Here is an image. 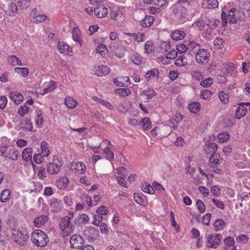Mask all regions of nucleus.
Wrapping results in <instances>:
<instances>
[{"label":"nucleus","instance_id":"nucleus-1","mask_svg":"<svg viewBox=\"0 0 250 250\" xmlns=\"http://www.w3.org/2000/svg\"><path fill=\"white\" fill-rule=\"evenodd\" d=\"M31 239L35 245L41 247L45 246L49 240L47 235L40 229L35 230L32 232Z\"/></svg>","mask_w":250,"mask_h":250},{"label":"nucleus","instance_id":"nucleus-2","mask_svg":"<svg viewBox=\"0 0 250 250\" xmlns=\"http://www.w3.org/2000/svg\"><path fill=\"white\" fill-rule=\"evenodd\" d=\"M12 236L14 241L20 246H24L26 244L27 235L21 230L14 229L12 232Z\"/></svg>","mask_w":250,"mask_h":250},{"label":"nucleus","instance_id":"nucleus-3","mask_svg":"<svg viewBox=\"0 0 250 250\" xmlns=\"http://www.w3.org/2000/svg\"><path fill=\"white\" fill-rule=\"evenodd\" d=\"M222 236L220 234H211L208 236L206 242V245L208 248L215 249L220 243Z\"/></svg>","mask_w":250,"mask_h":250},{"label":"nucleus","instance_id":"nucleus-4","mask_svg":"<svg viewBox=\"0 0 250 250\" xmlns=\"http://www.w3.org/2000/svg\"><path fill=\"white\" fill-rule=\"evenodd\" d=\"M195 54V59L198 63L201 64L208 63L209 60V54L206 49H199Z\"/></svg>","mask_w":250,"mask_h":250},{"label":"nucleus","instance_id":"nucleus-5","mask_svg":"<svg viewBox=\"0 0 250 250\" xmlns=\"http://www.w3.org/2000/svg\"><path fill=\"white\" fill-rule=\"evenodd\" d=\"M70 243L73 248L81 249L84 244V240L80 235L74 234L71 237Z\"/></svg>","mask_w":250,"mask_h":250},{"label":"nucleus","instance_id":"nucleus-6","mask_svg":"<svg viewBox=\"0 0 250 250\" xmlns=\"http://www.w3.org/2000/svg\"><path fill=\"white\" fill-rule=\"evenodd\" d=\"M71 168L79 174L83 173L86 170V166L84 164L80 162H73L71 164Z\"/></svg>","mask_w":250,"mask_h":250},{"label":"nucleus","instance_id":"nucleus-7","mask_svg":"<svg viewBox=\"0 0 250 250\" xmlns=\"http://www.w3.org/2000/svg\"><path fill=\"white\" fill-rule=\"evenodd\" d=\"M125 47L121 44L116 43L113 45V51L116 56L119 58H123L125 55Z\"/></svg>","mask_w":250,"mask_h":250},{"label":"nucleus","instance_id":"nucleus-8","mask_svg":"<svg viewBox=\"0 0 250 250\" xmlns=\"http://www.w3.org/2000/svg\"><path fill=\"white\" fill-rule=\"evenodd\" d=\"M185 43L187 45L188 49V53H187L188 55L192 56L193 55L195 54V52L192 51L195 49L196 48H198L199 49L200 48L201 45L200 44L196 43L193 41H186L185 42Z\"/></svg>","mask_w":250,"mask_h":250},{"label":"nucleus","instance_id":"nucleus-9","mask_svg":"<svg viewBox=\"0 0 250 250\" xmlns=\"http://www.w3.org/2000/svg\"><path fill=\"white\" fill-rule=\"evenodd\" d=\"M94 12L99 18L105 17L108 13V9L104 5L97 6L94 10Z\"/></svg>","mask_w":250,"mask_h":250},{"label":"nucleus","instance_id":"nucleus-10","mask_svg":"<svg viewBox=\"0 0 250 250\" xmlns=\"http://www.w3.org/2000/svg\"><path fill=\"white\" fill-rule=\"evenodd\" d=\"M69 184V180L66 177H61L56 181L57 187L60 189H65Z\"/></svg>","mask_w":250,"mask_h":250},{"label":"nucleus","instance_id":"nucleus-11","mask_svg":"<svg viewBox=\"0 0 250 250\" xmlns=\"http://www.w3.org/2000/svg\"><path fill=\"white\" fill-rule=\"evenodd\" d=\"M49 206L53 211H58L62 209V202L57 198H53L50 200Z\"/></svg>","mask_w":250,"mask_h":250},{"label":"nucleus","instance_id":"nucleus-12","mask_svg":"<svg viewBox=\"0 0 250 250\" xmlns=\"http://www.w3.org/2000/svg\"><path fill=\"white\" fill-rule=\"evenodd\" d=\"M95 74L98 76H103L108 75L110 73V69L107 66L100 65L95 67Z\"/></svg>","mask_w":250,"mask_h":250},{"label":"nucleus","instance_id":"nucleus-13","mask_svg":"<svg viewBox=\"0 0 250 250\" xmlns=\"http://www.w3.org/2000/svg\"><path fill=\"white\" fill-rule=\"evenodd\" d=\"M61 170L60 165L53 163H49L47 166V171L50 174H57Z\"/></svg>","mask_w":250,"mask_h":250},{"label":"nucleus","instance_id":"nucleus-14","mask_svg":"<svg viewBox=\"0 0 250 250\" xmlns=\"http://www.w3.org/2000/svg\"><path fill=\"white\" fill-rule=\"evenodd\" d=\"M48 220V217L47 215H41L34 220V225L36 227L39 228L41 226L44 225Z\"/></svg>","mask_w":250,"mask_h":250},{"label":"nucleus","instance_id":"nucleus-15","mask_svg":"<svg viewBox=\"0 0 250 250\" xmlns=\"http://www.w3.org/2000/svg\"><path fill=\"white\" fill-rule=\"evenodd\" d=\"M10 97L16 104H19L23 99L22 95L17 91L11 93Z\"/></svg>","mask_w":250,"mask_h":250},{"label":"nucleus","instance_id":"nucleus-16","mask_svg":"<svg viewBox=\"0 0 250 250\" xmlns=\"http://www.w3.org/2000/svg\"><path fill=\"white\" fill-rule=\"evenodd\" d=\"M247 111V109L244 106L239 105L235 112V118L240 119L246 115Z\"/></svg>","mask_w":250,"mask_h":250},{"label":"nucleus","instance_id":"nucleus-17","mask_svg":"<svg viewBox=\"0 0 250 250\" xmlns=\"http://www.w3.org/2000/svg\"><path fill=\"white\" fill-rule=\"evenodd\" d=\"M70 224V218L68 216L62 218L59 223V227L62 231L68 228Z\"/></svg>","mask_w":250,"mask_h":250},{"label":"nucleus","instance_id":"nucleus-18","mask_svg":"<svg viewBox=\"0 0 250 250\" xmlns=\"http://www.w3.org/2000/svg\"><path fill=\"white\" fill-rule=\"evenodd\" d=\"M57 47L61 53L68 54V53L70 52V46L64 42H59Z\"/></svg>","mask_w":250,"mask_h":250},{"label":"nucleus","instance_id":"nucleus-19","mask_svg":"<svg viewBox=\"0 0 250 250\" xmlns=\"http://www.w3.org/2000/svg\"><path fill=\"white\" fill-rule=\"evenodd\" d=\"M172 39L175 41L181 40L185 37V33L183 31L177 29L173 31L171 34Z\"/></svg>","mask_w":250,"mask_h":250},{"label":"nucleus","instance_id":"nucleus-20","mask_svg":"<svg viewBox=\"0 0 250 250\" xmlns=\"http://www.w3.org/2000/svg\"><path fill=\"white\" fill-rule=\"evenodd\" d=\"M134 199L138 204L146 206L147 204V201L146 197L144 195H140L138 193L134 194Z\"/></svg>","mask_w":250,"mask_h":250},{"label":"nucleus","instance_id":"nucleus-21","mask_svg":"<svg viewBox=\"0 0 250 250\" xmlns=\"http://www.w3.org/2000/svg\"><path fill=\"white\" fill-rule=\"evenodd\" d=\"M154 21V18L153 16L148 15L146 16V17L142 21L141 25L144 27H148L152 25Z\"/></svg>","mask_w":250,"mask_h":250},{"label":"nucleus","instance_id":"nucleus-22","mask_svg":"<svg viewBox=\"0 0 250 250\" xmlns=\"http://www.w3.org/2000/svg\"><path fill=\"white\" fill-rule=\"evenodd\" d=\"M4 156L8 157L13 160H17L20 156V154L16 148H13L9 150L7 155H4Z\"/></svg>","mask_w":250,"mask_h":250},{"label":"nucleus","instance_id":"nucleus-23","mask_svg":"<svg viewBox=\"0 0 250 250\" xmlns=\"http://www.w3.org/2000/svg\"><path fill=\"white\" fill-rule=\"evenodd\" d=\"M32 156V149L31 147H26L22 152V157L24 161L27 162L30 160Z\"/></svg>","mask_w":250,"mask_h":250},{"label":"nucleus","instance_id":"nucleus-24","mask_svg":"<svg viewBox=\"0 0 250 250\" xmlns=\"http://www.w3.org/2000/svg\"><path fill=\"white\" fill-rule=\"evenodd\" d=\"M20 126L26 131H31L32 125L30 119L26 118L20 123Z\"/></svg>","mask_w":250,"mask_h":250},{"label":"nucleus","instance_id":"nucleus-25","mask_svg":"<svg viewBox=\"0 0 250 250\" xmlns=\"http://www.w3.org/2000/svg\"><path fill=\"white\" fill-rule=\"evenodd\" d=\"M11 194V192L9 189L7 188L3 190L0 197V201L3 203L7 202L10 199Z\"/></svg>","mask_w":250,"mask_h":250},{"label":"nucleus","instance_id":"nucleus-26","mask_svg":"<svg viewBox=\"0 0 250 250\" xmlns=\"http://www.w3.org/2000/svg\"><path fill=\"white\" fill-rule=\"evenodd\" d=\"M215 231H217L224 229L226 223L221 219H217L213 224Z\"/></svg>","mask_w":250,"mask_h":250},{"label":"nucleus","instance_id":"nucleus-27","mask_svg":"<svg viewBox=\"0 0 250 250\" xmlns=\"http://www.w3.org/2000/svg\"><path fill=\"white\" fill-rule=\"evenodd\" d=\"M86 235H89L91 238L95 239L99 236V230L93 227H89L87 230L85 231Z\"/></svg>","mask_w":250,"mask_h":250},{"label":"nucleus","instance_id":"nucleus-28","mask_svg":"<svg viewBox=\"0 0 250 250\" xmlns=\"http://www.w3.org/2000/svg\"><path fill=\"white\" fill-rule=\"evenodd\" d=\"M188 63L187 58L185 55H180L176 59L175 64L178 66H185Z\"/></svg>","mask_w":250,"mask_h":250},{"label":"nucleus","instance_id":"nucleus-29","mask_svg":"<svg viewBox=\"0 0 250 250\" xmlns=\"http://www.w3.org/2000/svg\"><path fill=\"white\" fill-rule=\"evenodd\" d=\"M159 72L157 69H153L147 71L145 76L147 81L154 78L155 77H158Z\"/></svg>","mask_w":250,"mask_h":250},{"label":"nucleus","instance_id":"nucleus-30","mask_svg":"<svg viewBox=\"0 0 250 250\" xmlns=\"http://www.w3.org/2000/svg\"><path fill=\"white\" fill-rule=\"evenodd\" d=\"M64 103L69 108H74L77 104L76 101L70 97H66L65 99Z\"/></svg>","mask_w":250,"mask_h":250},{"label":"nucleus","instance_id":"nucleus-31","mask_svg":"<svg viewBox=\"0 0 250 250\" xmlns=\"http://www.w3.org/2000/svg\"><path fill=\"white\" fill-rule=\"evenodd\" d=\"M188 108L191 113H197L200 109V104L197 102H193L188 104Z\"/></svg>","mask_w":250,"mask_h":250},{"label":"nucleus","instance_id":"nucleus-32","mask_svg":"<svg viewBox=\"0 0 250 250\" xmlns=\"http://www.w3.org/2000/svg\"><path fill=\"white\" fill-rule=\"evenodd\" d=\"M8 62L13 66L22 65L21 60L15 55L9 57L8 59Z\"/></svg>","mask_w":250,"mask_h":250},{"label":"nucleus","instance_id":"nucleus-33","mask_svg":"<svg viewBox=\"0 0 250 250\" xmlns=\"http://www.w3.org/2000/svg\"><path fill=\"white\" fill-rule=\"evenodd\" d=\"M236 11L235 8L231 9L228 12V21L229 23L233 24L237 22V19L234 15V12Z\"/></svg>","mask_w":250,"mask_h":250},{"label":"nucleus","instance_id":"nucleus-34","mask_svg":"<svg viewBox=\"0 0 250 250\" xmlns=\"http://www.w3.org/2000/svg\"><path fill=\"white\" fill-rule=\"evenodd\" d=\"M142 190L150 194H153L154 193L153 188L147 182H144L142 184Z\"/></svg>","mask_w":250,"mask_h":250},{"label":"nucleus","instance_id":"nucleus-35","mask_svg":"<svg viewBox=\"0 0 250 250\" xmlns=\"http://www.w3.org/2000/svg\"><path fill=\"white\" fill-rule=\"evenodd\" d=\"M140 124H142L143 128L145 130H147L151 127V123L150 119L147 117H145L142 119L140 122Z\"/></svg>","mask_w":250,"mask_h":250},{"label":"nucleus","instance_id":"nucleus-36","mask_svg":"<svg viewBox=\"0 0 250 250\" xmlns=\"http://www.w3.org/2000/svg\"><path fill=\"white\" fill-rule=\"evenodd\" d=\"M181 120V118H179L177 116L173 117L170 119V122L169 123V127L173 129L176 128L177 126L178 125V124Z\"/></svg>","mask_w":250,"mask_h":250},{"label":"nucleus","instance_id":"nucleus-37","mask_svg":"<svg viewBox=\"0 0 250 250\" xmlns=\"http://www.w3.org/2000/svg\"><path fill=\"white\" fill-rule=\"evenodd\" d=\"M220 155L219 154L216 153V152H213L209 158V162L212 165H217L219 164V158Z\"/></svg>","mask_w":250,"mask_h":250},{"label":"nucleus","instance_id":"nucleus-38","mask_svg":"<svg viewBox=\"0 0 250 250\" xmlns=\"http://www.w3.org/2000/svg\"><path fill=\"white\" fill-rule=\"evenodd\" d=\"M18 11V6L15 3H12L9 5L8 13L10 16H15Z\"/></svg>","mask_w":250,"mask_h":250},{"label":"nucleus","instance_id":"nucleus-39","mask_svg":"<svg viewBox=\"0 0 250 250\" xmlns=\"http://www.w3.org/2000/svg\"><path fill=\"white\" fill-rule=\"evenodd\" d=\"M15 71L18 74H21L22 76L26 77L29 73L28 69L26 67H17Z\"/></svg>","mask_w":250,"mask_h":250},{"label":"nucleus","instance_id":"nucleus-40","mask_svg":"<svg viewBox=\"0 0 250 250\" xmlns=\"http://www.w3.org/2000/svg\"><path fill=\"white\" fill-rule=\"evenodd\" d=\"M96 52L100 53L102 56L105 57L107 52L106 46L104 44H100L96 49Z\"/></svg>","mask_w":250,"mask_h":250},{"label":"nucleus","instance_id":"nucleus-41","mask_svg":"<svg viewBox=\"0 0 250 250\" xmlns=\"http://www.w3.org/2000/svg\"><path fill=\"white\" fill-rule=\"evenodd\" d=\"M47 144L44 142L42 141L41 143V149L42 152L43 153V157H47L50 153V150H48L47 147Z\"/></svg>","mask_w":250,"mask_h":250},{"label":"nucleus","instance_id":"nucleus-42","mask_svg":"<svg viewBox=\"0 0 250 250\" xmlns=\"http://www.w3.org/2000/svg\"><path fill=\"white\" fill-rule=\"evenodd\" d=\"M116 92L122 96H126L131 93V90L128 88H118L116 90Z\"/></svg>","mask_w":250,"mask_h":250},{"label":"nucleus","instance_id":"nucleus-43","mask_svg":"<svg viewBox=\"0 0 250 250\" xmlns=\"http://www.w3.org/2000/svg\"><path fill=\"white\" fill-rule=\"evenodd\" d=\"M220 21L218 19H212V20H208V23L206 24L209 28L214 29L217 27L218 23Z\"/></svg>","mask_w":250,"mask_h":250},{"label":"nucleus","instance_id":"nucleus-44","mask_svg":"<svg viewBox=\"0 0 250 250\" xmlns=\"http://www.w3.org/2000/svg\"><path fill=\"white\" fill-rule=\"evenodd\" d=\"M29 111V107L25 104L23 106H21L19 110H18V113L20 115H21V117H23L24 115L26 114H27Z\"/></svg>","mask_w":250,"mask_h":250},{"label":"nucleus","instance_id":"nucleus-45","mask_svg":"<svg viewBox=\"0 0 250 250\" xmlns=\"http://www.w3.org/2000/svg\"><path fill=\"white\" fill-rule=\"evenodd\" d=\"M219 97L220 101L224 104H227L229 102V95L222 91L219 93Z\"/></svg>","mask_w":250,"mask_h":250},{"label":"nucleus","instance_id":"nucleus-46","mask_svg":"<svg viewBox=\"0 0 250 250\" xmlns=\"http://www.w3.org/2000/svg\"><path fill=\"white\" fill-rule=\"evenodd\" d=\"M213 83V79L208 77L200 82V85L204 87H208Z\"/></svg>","mask_w":250,"mask_h":250},{"label":"nucleus","instance_id":"nucleus-47","mask_svg":"<svg viewBox=\"0 0 250 250\" xmlns=\"http://www.w3.org/2000/svg\"><path fill=\"white\" fill-rule=\"evenodd\" d=\"M142 94L145 95L148 99H150L156 94V93L152 89H149L143 91Z\"/></svg>","mask_w":250,"mask_h":250},{"label":"nucleus","instance_id":"nucleus-48","mask_svg":"<svg viewBox=\"0 0 250 250\" xmlns=\"http://www.w3.org/2000/svg\"><path fill=\"white\" fill-rule=\"evenodd\" d=\"M108 211L107 210V208L104 206H101L100 207L98 208L96 210V213L100 216H102L103 215H106L108 213Z\"/></svg>","mask_w":250,"mask_h":250},{"label":"nucleus","instance_id":"nucleus-49","mask_svg":"<svg viewBox=\"0 0 250 250\" xmlns=\"http://www.w3.org/2000/svg\"><path fill=\"white\" fill-rule=\"evenodd\" d=\"M104 152L105 154V157L106 159L111 160L113 158V152L110 150L108 147H106L105 149H104Z\"/></svg>","mask_w":250,"mask_h":250},{"label":"nucleus","instance_id":"nucleus-50","mask_svg":"<svg viewBox=\"0 0 250 250\" xmlns=\"http://www.w3.org/2000/svg\"><path fill=\"white\" fill-rule=\"evenodd\" d=\"M224 242L226 245V247H235L234 246L235 241L233 237H229L228 238H226L224 240Z\"/></svg>","mask_w":250,"mask_h":250},{"label":"nucleus","instance_id":"nucleus-51","mask_svg":"<svg viewBox=\"0 0 250 250\" xmlns=\"http://www.w3.org/2000/svg\"><path fill=\"white\" fill-rule=\"evenodd\" d=\"M218 139L220 142L224 143L227 142L229 139V134L228 133H219L218 135Z\"/></svg>","mask_w":250,"mask_h":250},{"label":"nucleus","instance_id":"nucleus-52","mask_svg":"<svg viewBox=\"0 0 250 250\" xmlns=\"http://www.w3.org/2000/svg\"><path fill=\"white\" fill-rule=\"evenodd\" d=\"M188 47L186 43H179L176 45V49L180 53L186 52L188 50Z\"/></svg>","mask_w":250,"mask_h":250},{"label":"nucleus","instance_id":"nucleus-53","mask_svg":"<svg viewBox=\"0 0 250 250\" xmlns=\"http://www.w3.org/2000/svg\"><path fill=\"white\" fill-rule=\"evenodd\" d=\"M79 32V31L78 30L74 29L72 33V38L75 42H79L80 44V46H81V42L82 40L81 39V38L78 35Z\"/></svg>","mask_w":250,"mask_h":250},{"label":"nucleus","instance_id":"nucleus-54","mask_svg":"<svg viewBox=\"0 0 250 250\" xmlns=\"http://www.w3.org/2000/svg\"><path fill=\"white\" fill-rule=\"evenodd\" d=\"M206 3L208 5V8L214 9L217 7L218 5L217 0H206Z\"/></svg>","mask_w":250,"mask_h":250},{"label":"nucleus","instance_id":"nucleus-55","mask_svg":"<svg viewBox=\"0 0 250 250\" xmlns=\"http://www.w3.org/2000/svg\"><path fill=\"white\" fill-rule=\"evenodd\" d=\"M196 205L198 209L201 213H204L205 211V206L204 203L200 200H197L196 201Z\"/></svg>","mask_w":250,"mask_h":250},{"label":"nucleus","instance_id":"nucleus-56","mask_svg":"<svg viewBox=\"0 0 250 250\" xmlns=\"http://www.w3.org/2000/svg\"><path fill=\"white\" fill-rule=\"evenodd\" d=\"M145 49L146 53H149L153 50V47L150 41H147L145 43Z\"/></svg>","mask_w":250,"mask_h":250},{"label":"nucleus","instance_id":"nucleus-57","mask_svg":"<svg viewBox=\"0 0 250 250\" xmlns=\"http://www.w3.org/2000/svg\"><path fill=\"white\" fill-rule=\"evenodd\" d=\"M210 192L215 197H218L220 195V190L217 186H213L210 189Z\"/></svg>","mask_w":250,"mask_h":250},{"label":"nucleus","instance_id":"nucleus-58","mask_svg":"<svg viewBox=\"0 0 250 250\" xmlns=\"http://www.w3.org/2000/svg\"><path fill=\"white\" fill-rule=\"evenodd\" d=\"M223 43L224 41L223 39L219 38H217L213 42L214 46L219 49H221L223 47Z\"/></svg>","mask_w":250,"mask_h":250},{"label":"nucleus","instance_id":"nucleus-59","mask_svg":"<svg viewBox=\"0 0 250 250\" xmlns=\"http://www.w3.org/2000/svg\"><path fill=\"white\" fill-rule=\"evenodd\" d=\"M43 156H42L41 153H38L34 154L33 156L34 161L37 164H40L42 163V157Z\"/></svg>","mask_w":250,"mask_h":250},{"label":"nucleus","instance_id":"nucleus-60","mask_svg":"<svg viewBox=\"0 0 250 250\" xmlns=\"http://www.w3.org/2000/svg\"><path fill=\"white\" fill-rule=\"evenodd\" d=\"M221 18L222 20V25L225 27L227 25L228 15H227L225 12H222L221 14Z\"/></svg>","mask_w":250,"mask_h":250},{"label":"nucleus","instance_id":"nucleus-61","mask_svg":"<svg viewBox=\"0 0 250 250\" xmlns=\"http://www.w3.org/2000/svg\"><path fill=\"white\" fill-rule=\"evenodd\" d=\"M177 52L175 50H173L167 54L166 58L167 59H174L177 56Z\"/></svg>","mask_w":250,"mask_h":250},{"label":"nucleus","instance_id":"nucleus-62","mask_svg":"<svg viewBox=\"0 0 250 250\" xmlns=\"http://www.w3.org/2000/svg\"><path fill=\"white\" fill-rule=\"evenodd\" d=\"M133 36L134 37L135 41L137 42H140L144 41V34L143 33H138V34L134 33Z\"/></svg>","mask_w":250,"mask_h":250},{"label":"nucleus","instance_id":"nucleus-63","mask_svg":"<svg viewBox=\"0 0 250 250\" xmlns=\"http://www.w3.org/2000/svg\"><path fill=\"white\" fill-rule=\"evenodd\" d=\"M212 201L217 208L222 209H224V204L222 201L216 199H212Z\"/></svg>","mask_w":250,"mask_h":250},{"label":"nucleus","instance_id":"nucleus-64","mask_svg":"<svg viewBox=\"0 0 250 250\" xmlns=\"http://www.w3.org/2000/svg\"><path fill=\"white\" fill-rule=\"evenodd\" d=\"M211 214L210 213L206 214L203 217V223L207 226L209 224V221L211 218Z\"/></svg>","mask_w":250,"mask_h":250}]
</instances>
